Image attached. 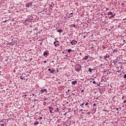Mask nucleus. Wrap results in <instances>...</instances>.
<instances>
[{
  "label": "nucleus",
  "mask_w": 126,
  "mask_h": 126,
  "mask_svg": "<svg viewBox=\"0 0 126 126\" xmlns=\"http://www.w3.org/2000/svg\"><path fill=\"white\" fill-rule=\"evenodd\" d=\"M76 71H80L81 70V65L80 64L78 65V67L75 69Z\"/></svg>",
  "instance_id": "1"
},
{
  "label": "nucleus",
  "mask_w": 126,
  "mask_h": 126,
  "mask_svg": "<svg viewBox=\"0 0 126 126\" xmlns=\"http://www.w3.org/2000/svg\"><path fill=\"white\" fill-rule=\"evenodd\" d=\"M71 45H76L77 44V41L76 40H73L70 42Z\"/></svg>",
  "instance_id": "2"
},
{
  "label": "nucleus",
  "mask_w": 126,
  "mask_h": 126,
  "mask_svg": "<svg viewBox=\"0 0 126 126\" xmlns=\"http://www.w3.org/2000/svg\"><path fill=\"white\" fill-rule=\"evenodd\" d=\"M31 5H32V3L31 2H29L26 4L27 7H30V6H31Z\"/></svg>",
  "instance_id": "3"
},
{
  "label": "nucleus",
  "mask_w": 126,
  "mask_h": 126,
  "mask_svg": "<svg viewBox=\"0 0 126 126\" xmlns=\"http://www.w3.org/2000/svg\"><path fill=\"white\" fill-rule=\"evenodd\" d=\"M29 22H30V21L28 19H27L25 21V25H27L28 24H29Z\"/></svg>",
  "instance_id": "4"
},
{
  "label": "nucleus",
  "mask_w": 126,
  "mask_h": 126,
  "mask_svg": "<svg viewBox=\"0 0 126 126\" xmlns=\"http://www.w3.org/2000/svg\"><path fill=\"white\" fill-rule=\"evenodd\" d=\"M40 92L42 93H44V92H47V89H41L40 90Z\"/></svg>",
  "instance_id": "5"
},
{
  "label": "nucleus",
  "mask_w": 126,
  "mask_h": 126,
  "mask_svg": "<svg viewBox=\"0 0 126 126\" xmlns=\"http://www.w3.org/2000/svg\"><path fill=\"white\" fill-rule=\"evenodd\" d=\"M76 83H77V81H73L71 82V84H72V85H75Z\"/></svg>",
  "instance_id": "6"
},
{
  "label": "nucleus",
  "mask_w": 126,
  "mask_h": 126,
  "mask_svg": "<svg viewBox=\"0 0 126 126\" xmlns=\"http://www.w3.org/2000/svg\"><path fill=\"white\" fill-rule=\"evenodd\" d=\"M88 58H89V56H86L84 57V58H83L82 60H84L85 61H86V60H87Z\"/></svg>",
  "instance_id": "7"
},
{
  "label": "nucleus",
  "mask_w": 126,
  "mask_h": 126,
  "mask_svg": "<svg viewBox=\"0 0 126 126\" xmlns=\"http://www.w3.org/2000/svg\"><path fill=\"white\" fill-rule=\"evenodd\" d=\"M104 59H109V58H110V56L107 55L104 56Z\"/></svg>",
  "instance_id": "8"
},
{
  "label": "nucleus",
  "mask_w": 126,
  "mask_h": 126,
  "mask_svg": "<svg viewBox=\"0 0 126 126\" xmlns=\"http://www.w3.org/2000/svg\"><path fill=\"white\" fill-rule=\"evenodd\" d=\"M55 71H56V70L55 69H53L51 70L50 73L53 74L55 72Z\"/></svg>",
  "instance_id": "9"
},
{
  "label": "nucleus",
  "mask_w": 126,
  "mask_h": 126,
  "mask_svg": "<svg viewBox=\"0 0 126 126\" xmlns=\"http://www.w3.org/2000/svg\"><path fill=\"white\" fill-rule=\"evenodd\" d=\"M115 16H116V14H114L112 16L109 17V19L113 18V17H115Z\"/></svg>",
  "instance_id": "10"
},
{
  "label": "nucleus",
  "mask_w": 126,
  "mask_h": 126,
  "mask_svg": "<svg viewBox=\"0 0 126 126\" xmlns=\"http://www.w3.org/2000/svg\"><path fill=\"white\" fill-rule=\"evenodd\" d=\"M57 32H59V33H61V32H63V30H62V29L58 30Z\"/></svg>",
  "instance_id": "11"
},
{
  "label": "nucleus",
  "mask_w": 126,
  "mask_h": 126,
  "mask_svg": "<svg viewBox=\"0 0 126 126\" xmlns=\"http://www.w3.org/2000/svg\"><path fill=\"white\" fill-rule=\"evenodd\" d=\"M44 56H48V52H44L43 53Z\"/></svg>",
  "instance_id": "12"
},
{
  "label": "nucleus",
  "mask_w": 126,
  "mask_h": 126,
  "mask_svg": "<svg viewBox=\"0 0 126 126\" xmlns=\"http://www.w3.org/2000/svg\"><path fill=\"white\" fill-rule=\"evenodd\" d=\"M92 70H93V69H92L91 68H89V72H90L91 73V72H92Z\"/></svg>",
  "instance_id": "13"
},
{
  "label": "nucleus",
  "mask_w": 126,
  "mask_h": 126,
  "mask_svg": "<svg viewBox=\"0 0 126 126\" xmlns=\"http://www.w3.org/2000/svg\"><path fill=\"white\" fill-rule=\"evenodd\" d=\"M49 110H54V108H53L52 106H49Z\"/></svg>",
  "instance_id": "14"
},
{
  "label": "nucleus",
  "mask_w": 126,
  "mask_h": 126,
  "mask_svg": "<svg viewBox=\"0 0 126 126\" xmlns=\"http://www.w3.org/2000/svg\"><path fill=\"white\" fill-rule=\"evenodd\" d=\"M37 125H39V123H38V122H35V123H34V126H37Z\"/></svg>",
  "instance_id": "15"
},
{
  "label": "nucleus",
  "mask_w": 126,
  "mask_h": 126,
  "mask_svg": "<svg viewBox=\"0 0 126 126\" xmlns=\"http://www.w3.org/2000/svg\"><path fill=\"white\" fill-rule=\"evenodd\" d=\"M67 52H68V53H70V52H71V49H68Z\"/></svg>",
  "instance_id": "16"
},
{
  "label": "nucleus",
  "mask_w": 126,
  "mask_h": 126,
  "mask_svg": "<svg viewBox=\"0 0 126 126\" xmlns=\"http://www.w3.org/2000/svg\"><path fill=\"white\" fill-rule=\"evenodd\" d=\"M55 112H59V108H57L56 109H55Z\"/></svg>",
  "instance_id": "17"
},
{
  "label": "nucleus",
  "mask_w": 126,
  "mask_h": 126,
  "mask_svg": "<svg viewBox=\"0 0 126 126\" xmlns=\"http://www.w3.org/2000/svg\"><path fill=\"white\" fill-rule=\"evenodd\" d=\"M9 45H10L11 46H13V44H12V42L10 43Z\"/></svg>",
  "instance_id": "18"
},
{
  "label": "nucleus",
  "mask_w": 126,
  "mask_h": 126,
  "mask_svg": "<svg viewBox=\"0 0 126 126\" xmlns=\"http://www.w3.org/2000/svg\"><path fill=\"white\" fill-rule=\"evenodd\" d=\"M57 46H60L59 44H55V47H57Z\"/></svg>",
  "instance_id": "19"
},
{
  "label": "nucleus",
  "mask_w": 126,
  "mask_h": 126,
  "mask_svg": "<svg viewBox=\"0 0 126 126\" xmlns=\"http://www.w3.org/2000/svg\"><path fill=\"white\" fill-rule=\"evenodd\" d=\"M109 13H110V14L111 15H113V13L112 12H109Z\"/></svg>",
  "instance_id": "20"
},
{
  "label": "nucleus",
  "mask_w": 126,
  "mask_h": 126,
  "mask_svg": "<svg viewBox=\"0 0 126 126\" xmlns=\"http://www.w3.org/2000/svg\"><path fill=\"white\" fill-rule=\"evenodd\" d=\"M48 71H50V72H51V71H52V69H51L50 68H49V69H48Z\"/></svg>",
  "instance_id": "21"
},
{
  "label": "nucleus",
  "mask_w": 126,
  "mask_h": 126,
  "mask_svg": "<svg viewBox=\"0 0 126 126\" xmlns=\"http://www.w3.org/2000/svg\"><path fill=\"white\" fill-rule=\"evenodd\" d=\"M20 79L23 80V78L22 77V76H20Z\"/></svg>",
  "instance_id": "22"
},
{
  "label": "nucleus",
  "mask_w": 126,
  "mask_h": 126,
  "mask_svg": "<svg viewBox=\"0 0 126 126\" xmlns=\"http://www.w3.org/2000/svg\"><path fill=\"white\" fill-rule=\"evenodd\" d=\"M87 115H90V112H87Z\"/></svg>",
  "instance_id": "23"
},
{
  "label": "nucleus",
  "mask_w": 126,
  "mask_h": 126,
  "mask_svg": "<svg viewBox=\"0 0 126 126\" xmlns=\"http://www.w3.org/2000/svg\"><path fill=\"white\" fill-rule=\"evenodd\" d=\"M124 78L126 79V74L124 75Z\"/></svg>",
  "instance_id": "24"
},
{
  "label": "nucleus",
  "mask_w": 126,
  "mask_h": 126,
  "mask_svg": "<svg viewBox=\"0 0 126 126\" xmlns=\"http://www.w3.org/2000/svg\"><path fill=\"white\" fill-rule=\"evenodd\" d=\"M49 112H50V114H52L53 113V112H52V110H49Z\"/></svg>",
  "instance_id": "25"
},
{
  "label": "nucleus",
  "mask_w": 126,
  "mask_h": 126,
  "mask_svg": "<svg viewBox=\"0 0 126 126\" xmlns=\"http://www.w3.org/2000/svg\"><path fill=\"white\" fill-rule=\"evenodd\" d=\"M93 84H95V83H96V82H95V81H94L93 82Z\"/></svg>",
  "instance_id": "26"
},
{
  "label": "nucleus",
  "mask_w": 126,
  "mask_h": 126,
  "mask_svg": "<svg viewBox=\"0 0 126 126\" xmlns=\"http://www.w3.org/2000/svg\"><path fill=\"white\" fill-rule=\"evenodd\" d=\"M59 42V41H57L56 42H54V44H56L57 42Z\"/></svg>",
  "instance_id": "27"
},
{
  "label": "nucleus",
  "mask_w": 126,
  "mask_h": 126,
  "mask_svg": "<svg viewBox=\"0 0 126 126\" xmlns=\"http://www.w3.org/2000/svg\"><path fill=\"white\" fill-rule=\"evenodd\" d=\"M87 105H88V103L87 102L86 104H85V106H87Z\"/></svg>",
  "instance_id": "28"
},
{
  "label": "nucleus",
  "mask_w": 126,
  "mask_h": 126,
  "mask_svg": "<svg viewBox=\"0 0 126 126\" xmlns=\"http://www.w3.org/2000/svg\"><path fill=\"white\" fill-rule=\"evenodd\" d=\"M66 114H67V112H65V113L63 114V115H64V116H65V115H66Z\"/></svg>",
  "instance_id": "29"
},
{
  "label": "nucleus",
  "mask_w": 126,
  "mask_h": 126,
  "mask_svg": "<svg viewBox=\"0 0 126 126\" xmlns=\"http://www.w3.org/2000/svg\"><path fill=\"white\" fill-rule=\"evenodd\" d=\"M43 119V118L42 117H40V120H42Z\"/></svg>",
  "instance_id": "30"
},
{
  "label": "nucleus",
  "mask_w": 126,
  "mask_h": 126,
  "mask_svg": "<svg viewBox=\"0 0 126 126\" xmlns=\"http://www.w3.org/2000/svg\"><path fill=\"white\" fill-rule=\"evenodd\" d=\"M126 100L125 99V100H124V103H126Z\"/></svg>",
  "instance_id": "31"
},
{
  "label": "nucleus",
  "mask_w": 126,
  "mask_h": 126,
  "mask_svg": "<svg viewBox=\"0 0 126 126\" xmlns=\"http://www.w3.org/2000/svg\"><path fill=\"white\" fill-rule=\"evenodd\" d=\"M1 126H4V124H2L1 125Z\"/></svg>",
  "instance_id": "32"
},
{
  "label": "nucleus",
  "mask_w": 126,
  "mask_h": 126,
  "mask_svg": "<svg viewBox=\"0 0 126 126\" xmlns=\"http://www.w3.org/2000/svg\"><path fill=\"white\" fill-rule=\"evenodd\" d=\"M44 63H47V61H44Z\"/></svg>",
  "instance_id": "33"
},
{
  "label": "nucleus",
  "mask_w": 126,
  "mask_h": 126,
  "mask_svg": "<svg viewBox=\"0 0 126 126\" xmlns=\"http://www.w3.org/2000/svg\"><path fill=\"white\" fill-rule=\"evenodd\" d=\"M84 105V103H82L81 106H83Z\"/></svg>",
  "instance_id": "34"
},
{
  "label": "nucleus",
  "mask_w": 126,
  "mask_h": 126,
  "mask_svg": "<svg viewBox=\"0 0 126 126\" xmlns=\"http://www.w3.org/2000/svg\"><path fill=\"white\" fill-rule=\"evenodd\" d=\"M94 106H96V103H94Z\"/></svg>",
  "instance_id": "35"
},
{
  "label": "nucleus",
  "mask_w": 126,
  "mask_h": 126,
  "mask_svg": "<svg viewBox=\"0 0 126 126\" xmlns=\"http://www.w3.org/2000/svg\"><path fill=\"white\" fill-rule=\"evenodd\" d=\"M117 111H119V108L116 109Z\"/></svg>",
  "instance_id": "36"
},
{
  "label": "nucleus",
  "mask_w": 126,
  "mask_h": 126,
  "mask_svg": "<svg viewBox=\"0 0 126 126\" xmlns=\"http://www.w3.org/2000/svg\"><path fill=\"white\" fill-rule=\"evenodd\" d=\"M5 22H6V20H5V21H4V23H5Z\"/></svg>",
  "instance_id": "37"
},
{
  "label": "nucleus",
  "mask_w": 126,
  "mask_h": 126,
  "mask_svg": "<svg viewBox=\"0 0 126 126\" xmlns=\"http://www.w3.org/2000/svg\"><path fill=\"white\" fill-rule=\"evenodd\" d=\"M54 62H55V61H52V63H54Z\"/></svg>",
  "instance_id": "38"
},
{
  "label": "nucleus",
  "mask_w": 126,
  "mask_h": 126,
  "mask_svg": "<svg viewBox=\"0 0 126 126\" xmlns=\"http://www.w3.org/2000/svg\"><path fill=\"white\" fill-rule=\"evenodd\" d=\"M67 92H69V90H67Z\"/></svg>",
  "instance_id": "39"
},
{
  "label": "nucleus",
  "mask_w": 126,
  "mask_h": 126,
  "mask_svg": "<svg viewBox=\"0 0 126 126\" xmlns=\"http://www.w3.org/2000/svg\"><path fill=\"white\" fill-rule=\"evenodd\" d=\"M70 14H73V13H70Z\"/></svg>",
  "instance_id": "40"
},
{
  "label": "nucleus",
  "mask_w": 126,
  "mask_h": 126,
  "mask_svg": "<svg viewBox=\"0 0 126 126\" xmlns=\"http://www.w3.org/2000/svg\"><path fill=\"white\" fill-rule=\"evenodd\" d=\"M123 42H126V40H123Z\"/></svg>",
  "instance_id": "41"
},
{
  "label": "nucleus",
  "mask_w": 126,
  "mask_h": 126,
  "mask_svg": "<svg viewBox=\"0 0 126 126\" xmlns=\"http://www.w3.org/2000/svg\"><path fill=\"white\" fill-rule=\"evenodd\" d=\"M0 123H2V122H3V121H0Z\"/></svg>",
  "instance_id": "42"
},
{
  "label": "nucleus",
  "mask_w": 126,
  "mask_h": 126,
  "mask_svg": "<svg viewBox=\"0 0 126 126\" xmlns=\"http://www.w3.org/2000/svg\"><path fill=\"white\" fill-rule=\"evenodd\" d=\"M57 71H59V70L57 69Z\"/></svg>",
  "instance_id": "43"
},
{
  "label": "nucleus",
  "mask_w": 126,
  "mask_h": 126,
  "mask_svg": "<svg viewBox=\"0 0 126 126\" xmlns=\"http://www.w3.org/2000/svg\"><path fill=\"white\" fill-rule=\"evenodd\" d=\"M82 92H83V90H82Z\"/></svg>",
  "instance_id": "44"
},
{
  "label": "nucleus",
  "mask_w": 126,
  "mask_h": 126,
  "mask_svg": "<svg viewBox=\"0 0 126 126\" xmlns=\"http://www.w3.org/2000/svg\"><path fill=\"white\" fill-rule=\"evenodd\" d=\"M80 111H83L82 109H81Z\"/></svg>",
  "instance_id": "45"
},
{
  "label": "nucleus",
  "mask_w": 126,
  "mask_h": 126,
  "mask_svg": "<svg viewBox=\"0 0 126 126\" xmlns=\"http://www.w3.org/2000/svg\"><path fill=\"white\" fill-rule=\"evenodd\" d=\"M25 96H26V95H25Z\"/></svg>",
  "instance_id": "46"
}]
</instances>
